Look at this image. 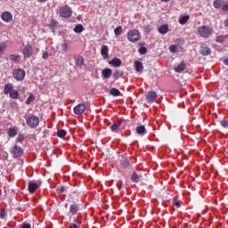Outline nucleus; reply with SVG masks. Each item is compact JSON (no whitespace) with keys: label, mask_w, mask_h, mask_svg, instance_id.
Wrapping results in <instances>:
<instances>
[{"label":"nucleus","mask_w":228,"mask_h":228,"mask_svg":"<svg viewBox=\"0 0 228 228\" xmlns=\"http://www.w3.org/2000/svg\"><path fill=\"white\" fill-rule=\"evenodd\" d=\"M169 51L170 53H177V45H173L169 47Z\"/></svg>","instance_id":"58836bf2"},{"label":"nucleus","mask_w":228,"mask_h":228,"mask_svg":"<svg viewBox=\"0 0 228 228\" xmlns=\"http://www.w3.org/2000/svg\"><path fill=\"white\" fill-rule=\"evenodd\" d=\"M175 206H176V208H181V203H179L178 201H176V202L175 203Z\"/></svg>","instance_id":"3c124183"},{"label":"nucleus","mask_w":228,"mask_h":228,"mask_svg":"<svg viewBox=\"0 0 228 228\" xmlns=\"http://www.w3.org/2000/svg\"><path fill=\"white\" fill-rule=\"evenodd\" d=\"M8 136H10V138H15V136H17V128H9Z\"/></svg>","instance_id":"393cba45"},{"label":"nucleus","mask_w":228,"mask_h":228,"mask_svg":"<svg viewBox=\"0 0 228 228\" xmlns=\"http://www.w3.org/2000/svg\"><path fill=\"white\" fill-rule=\"evenodd\" d=\"M77 211H79V205L73 203L69 206L70 215H77Z\"/></svg>","instance_id":"dca6fc26"},{"label":"nucleus","mask_w":228,"mask_h":228,"mask_svg":"<svg viewBox=\"0 0 228 228\" xmlns=\"http://www.w3.org/2000/svg\"><path fill=\"white\" fill-rule=\"evenodd\" d=\"M10 152L14 159L22 158V156H24V149L17 144L10 149Z\"/></svg>","instance_id":"7ed1b4c3"},{"label":"nucleus","mask_w":228,"mask_h":228,"mask_svg":"<svg viewBox=\"0 0 228 228\" xmlns=\"http://www.w3.org/2000/svg\"><path fill=\"white\" fill-rule=\"evenodd\" d=\"M59 13L61 17H63L64 19H69L72 17V8H70L69 5H64L60 8Z\"/></svg>","instance_id":"39448f33"},{"label":"nucleus","mask_w":228,"mask_h":228,"mask_svg":"<svg viewBox=\"0 0 228 228\" xmlns=\"http://www.w3.org/2000/svg\"><path fill=\"white\" fill-rule=\"evenodd\" d=\"M122 76H124V71H122V70H117V71L113 74L114 79H118L119 77H122Z\"/></svg>","instance_id":"2f4dec72"},{"label":"nucleus","mask_w":228,"mask_h":228,"mask_svg":"<svg viewBox=\"0 0 228 228\" xmlns=\"http://www.w3.org/2000/svg\"><path fill=\"white\" fill-rule=\"evenodd\" d=\"M118 190H122V184L118 185Z\"/></svg>","instance_id":"4d7b16f0"},{"label":"nucleus","mask_w":228,"mask_h":228,"mask_svg":"<svg viewBox=\"0 0 228 228\" xmlns=\"http://www.w3.org/2000/svg\"><path fill=\"white\" fill-rule=\"evenodd\" d=\"M75 60V65L77 67H83L85 65V58L81 55H77V57L74 58Z\"/></svg>","instance_id":"ddd939ff"},{"label":"nucleus","mask_w":228,"mask_h":228,"mask_svg":"<svg viewBox=\"0 0 228 228\" xmlns=\"http://www.w3.org/2000/svg\"><path fill=\"white\" fill-rule=\"evenodd\" d=\"M224 25L225 28H228V19L224 20Z\"/></svg>","instance_id":"8fccbe9b"},{"label":"nucleus","mask_w":228,"mask_h":228,"mask_svg":"<svg viewBox=\"0 0 228 228\" xmlns=\"http://www.w3.org/2000/svg\"><path fill=\"white\" fill-rule=\"evenodd\" d=\"M38 190V184L35 182L28 183V191L29 193H35Z\"/></svg>","instance_id":"2eb2a0df"},{"label":"nucleus","mask_w":228,"mask_h":228,"mask_svg":"<svg viewBox=\"0 0 228 228\" xmlns=\"http://www.w3.org/2000/svg\"><path fill=\"white\" fill-rule=\"evenodd\" d=\"M47 58H49V53L47 52H45L43 53V60H47Z\"/></svg>","instance_id":"de8ad7c7"},{"label":"nucleus","mask_w":228,"mask_h":228,"mask_svg":"<svg viewBox=\"0 0 228 228\" xmlns=\"http://www.w3.org/2000/svg\"><path fill=\"white\" fill-rule=\"evenodd\" d=\"M158 100V93L155 91H149L146 93V101L147 102L152 103L156 102Z\"/></svg>","instance_id":"6e6552de"},{"label":"nucleus","mask_w":228,"mask_h":228,"mask_svg":"<svg viewBox=\"0 0 228 228\" xmlns=\"http://www.w3.org/2000/svg\"><path fill=\"white\" fill-rule=\"evenodd\" d=\"M159 33H160L161 35H167V33H168V26L167 24L161 25L159 28H158Z\"/></svg>","instance_id":"6ab92c4d"},{"label":"nucleus","mask_w":228,"mask_h":228,"mask_svg":"<svg viewBox=\"0 0 228 228\" xmlns=\"http://www.w3.org/2000/svg\"><path fill=\"white\" fill-rule=\"evenodd\" d=\"M220 124H221L222 127H224V129H227V127H228V121L227 120L223 119V120L220 121Z\"/></svg>","instance_id":"a19ab883"},{"label":"nucleus","mask_w":228,"mask_h":228,"mask_svg":"<svg viewBox=\"0 0 228 228\" xmlns=\"http://www.w3.org/2000/svg\"><path fill=\"white\" fill-rule=\"evenodd\" d=\"M81 225V220L79 218H74V224L69 226V228H79Z\"/></svg>","instance_id":"a878e982"},{"label":"nucleus","mask_w":228,"mask_h":228,"mask_svg":"<svg viewBox=\"0 0 228 228\" xmlns=\"http://www.w3.org/2000/svg\"><path fill=\"white\" fill-rule=\"evenodd\" d=\"M135 70L136 72H142L143 70V63L140 62V61H135Z\"/></svg>","instance_id":"bb28decb"},{"label":"nucleus","mask_w":228,"mask_h":228,"mask_svg":"<svg viewBox=\"0 0 228 228\" xmlns=\"http://www.w3.org/2000/svg\"><path fill=\"white\" fill-rule=\"evenodd\" d=\"M50 26L52 28H56V26H58V21H56V20H53L51 22H50Z\"/></svg>","instance_id":"37998d69"},{"label":"nucleus","mask_w":228,"mask_h":228,"mask_svg":"<svg viewBox=\"0 0 228 228\" xmlns=\"http://www.w3.org/2000/svg\"><path fill=\"white\" fill-rule=\"evenodd\" d=\"M47 0H37L38 3H45Z\"/></svg>","instance_id":"5fc2aeb1"},{"label":"nucleus","mask_w":228,"mask_h":228,"mask_svg":"<svg viewBox=\"0 0 228 228\" xmlns=\"http://www.w3.org/2000/svg\"><path fill=\"white\" fill-rule=\"evenodd\" d=\"M12 77H14L16 81H24V77H26V71L23 69H16L12 72Z\"/></svg>","instance_id":"423d86ee"},{"label":"nucleus","mask_w":228,"mask_h":228,"mask_svg":"<svg viewBox=\"0 0 228 228\" xmlns=\"http://www.w3.org/2000/svg\"><path fill=\"white\" fill-rule=\"evenodd\" d=\"M85 28H83V25L78 24L74 28L75 33H83Z\"/></svg>","instance_id":"c756f323"},{"label":"nucleus","mask_w":228,"mask_h":228,"mask_svg":"<svg viewBox=\"0 0 228 228\" xmlns=\"http://www.w3.org/2000/svg\"><path fill=\"white\" fill-rule=\"evenodd\" d=\"M27 126L35 129V127H38V124H40V119L37 116H31L26 119Z\"/></svg>","instance_id":"0eeeda50"},{"label":"nucleus","mask_w":228,"mask_h":228,"mask_svg":"<svg viewBox=\"0 0 228 228\" xmlns=\"http://www.w3.org/2000/svg\"><path fill=\"white\" fill-rule=\"evenodd\" d=\"M136 133H137V134L143 136V134H145V133H147V130L145 129V126L143 125H141L136 127Z\"/></svg>","instance_id":"412c9836"},{"label":"nucleus","mask_w":228,"mask_h":228,"mask_svg":"<svg viewBox=\"0 0 228 228\" xmlns=\"http://www.w3.org/2000/svg\"><path fill=\"white\" fill-rule=\"evenodd\" d=\"M120 126H122V120L115 121V122L110 126V129H111V131H117V129H118V128L120 127Z\"/></svg>","instance_id":"b1692460"},{"label":"nucleus","mask_w":228,"mask_h":228,"mask_svg":"<svg viewBox=\"0 0 228 228\" xmlns=\"http://www.w3.org/2000/svg\"><path fill=\"white\" fill-rule=\"evenodd\" d=\"M139 54H147V48L145 46L139 48Z\"/></svg>","instance_id":"79ce46f5"},{"label":"nucleus","mask_w":228,"mask_h":228,"mask_svg":"<svg viewBox=\"0 0 228 228\" xmlns=\"http://www.w3.org/2000/svg\"><path fill=\"white\" fill-rule=\"evenodd\" d=\"M222 10L223 12H228V3L225 4H223Z\"/></svg>","instance_id":"49530a36"},{"label":"nucleus","mask_w":228,"mask_h":228,"mask_svg":"<svg viewBox=\"0 0 228 228\" xmlns=\"http://www.w3.org/2000/svg\"><path fill=\"white\" fill-rule=\"evenodd\" d=\"M122 26H118L115 29H114V35H116V37H120V35H122Z\"/></svg>","instance_id":"c85d7f7f"},{"label":"nucleus","mask_w":228,"mask_h":228,"mask_svg":"<svg viewBox=\"0 0 228 228\" xmlns=\"http://www.w3.org/2000/svg\"><path fill=\"white\" fill-rule=\"evenodd\" d=\"M224 65H228V58L224 61Z\"/></svg>","instance_id":"864d4df0"},{"label":"nucleus","mask_w":228,"mask_h":228,"mask_svg":"<svg viewBox=\"0 0 228 228\" xmlns=\"http://www.w3.org/2000/svg\"><path fill=\"white\" fill-rule=\"evenodd\" d=\"M110 65H113V67H120L122 65V61L118 58L112 59L110 62Z\"/></svg>","instance_id":"5701e85b"},{"label":"nucleus","mask_w":228,"mask_h":228,"mask_svg":"<svg viewBox=\"0 0 228 228\" xmlns=\"http://www.w3.org/2000/svg\"><path fill=\"white\" fill-rule=\"evenodd\" d=\"M20 56L17 55V54H12L9 57V60H11V61H13L14 63H17V61H19Z\"/></svg>","instance_id":"7c9ffc66"},{"label":"nucleus","mask_w":228,"mask_h":228,"mask_svg":"<svg viewBox=\"0 0 228 228\" xmlns=\"http://www.w3.org/2000/svg\"><path fill=\"white\" fill-rule=\"evenodd\" d=\"M200 53L202 54V56H209V54H211V48L206 45H203L200 48Z\"/></svg>","instance_id":"f8f14e48"},{"label":"nucleus","mask_w":228,"mask_h":228,"mask_svg":"<svg viewBox=\"0 0 228 228\" xmlns=\"http://www.w3.org/2000/svg\"><path fill=\"white\" fill-rule=\"evenodd\" d=\"M1 19L4 22H6L7 24L12 22V20H13V14H12V12L5 11L4 12H2L1 14Z\"/></svg>","instance_id":"1a4fd4ad"},{"label":"nucleus","mask_w":228,"mask_h":228,"mask_svg":"<svg viewBox=\"0 0 228 228\" xmlns=\"http://www.w3.org/2000/svg\"><path fill=\"white\" fill-rule=\"evenodd\" d=\"M57 136H59V138H63L65 136H67V131L61 129V130H59L57 132Z\"/></svg>","instance_id":"f704fd0d"},{"label":"nucleus","mask_w":228,"mask_h":228,"mask_svg":"<svg viewBox=\"0 0 228 228\" xmlns=\"http://www.w3.org/2000/svg\"><path fill=\"white\" fill-rule=\"evenodd\" d=\"M109 48L108 45H102L101 48V54L103 58H108L110 56V53H108Z\"/></svg>","instance_id":"aec40b11"},{"label":"nucleus","mask_w":228,"mask_h":228,"mask_svg":"<svg viewBox=\"0 0 228 228\" xmlns=\"http://www.w3.org/2000/svg\"><path fill=\"white\" fill-rule=\"evenodd\" d=\"M224 0H215L213 2V6L214 8H216V10H220V8H222L224 4Z\"/></svg>","instance_id":"a211bd4d"},{"label":"nucleus","mask_w":228,"mask_h":228,"mask_svg":"<svg viewBox=\"0 0 228 228\" xmlns=\"http://www.w3.org/2000/svg\"><path fill=\"white\" fill-rule=\"evenodd\" d=\"M225 38H227V36H217L216 38V42H217L218 44H222V42H224L225 40Z\"/></svg>","instance_id":"72a5a7b5"},{"label":"nucleus","mask_w":228,"mask_h":228,"mask_svg":"<svg viewBox=\"0 0 228 228\" xmlns=\"http://www.w3.org/2000/svg\"><path fill=\"white\" fill-rule=\"evenodd\" d=\"M198 34L202 38H209L213 35V28L207 25L200 26L198 28Z\"/></svg>","instance_id":"f03ea898"},{"label":"nucleus","mask_w":228,"mask_h":228,"mask_svg":"<svg viewBox=\"0 0 228 228\" xmlns=\"http://www.w3.org/2000/svg\"><path fill=\"white\" fill-rule=\"evenodd\" d=\"M102 74L104 79H108L109 77H111V74H113V71L111 70V69L108 68L104 69Z\"/></svg>","instance_id":"f3484780"},{"label":"nucleus","mask_w":228,"mask_h":228,"mask_svg":"<svg viewBox=\"0 0 228 228\" xmlns=\"http://www.w3.org/2000/svg\"><path fill=\"white\" fill-rule=\"evenodd\" d=\"M185 69L186 63L184 61H182L178 66L175 68V72H178V74H181V72H184Z\"/></svg>","instance_id":"4468645a"},{"label":"nucleus","mask_w":228,"mask_h":228,"mask_svg":"<svg viewBox=\"0 0 228 228\" xmlns=\"http://www.w3.org/2000/svg\"><path fill=\"white\" fill-rule=\"evenodd\" d=\"M110 95H113L114 97H118L120 95V91L115 87L111 88L110 91Z\"/></svg>","instance_id":"cd10ccee"},{"label":"nucleus","mask_w":228,"mask_h":228,"mask_svg":"<svg viewBox=\"0 0 228 228\" xmlns=\"http://www.w3.org/2000/svg\"><path fill=\"white\" fill-rule=\"evenodd\" d=\"M21 228H31V224L25 222L21 224Z\"/></svg>","instance_id":"c03bdc74"},{"label":"nucleus","mask_w":228,"mask_h":228,"mask_svg":"<svg viewBox=\"0 0 228 228\" xmlns=\"http://www.w3.org/2000/svg\"><path fill=\"white\" fill-rule=\"evenodd\" d=\"M61 50L64 52V53H67V51L69 50V44L68 43H63L61 45Z\"/></svg>","instance_id":"ea45409f"},{"label":"nucleus","mask_w":228,"mask_h":228,"mask_svg":"<svg viewBox=\"0 0 228 228\" xmlns=\"http://www.w3.org/2000/svg\"><path fill=\"white\" fill-rule=\"evenodd\" d=\"M24 141V134H19L17 138V142H23Z\"/></svg>","instance_id":"a18cd8bd"},{"label":"nucleus","mask_w":228,"mask_h":228,"mask_svg":"<svg viewBox=\"0 0 228 228\" xmlns=\"http://www.w3.org/2000/svg\"><path fill=\"white\" fill-rule=\"evenodd\" d=\"M63 191H65V188H63V187L57 189V193H63Z\"/></svg>","instance_id":"09e8293b"},{"label":"nucleus","mask_w":228,"mask_h":228,"mask_svg":"<svg viewBox=\"0 0 228 228\" xmlns=\"http://www.w3.org/2000/svg\"><path fill=\"white\" fill-rule=\"evenodd\" d=\"M131 165V163L129 162L128 159H125L121 162V166L123 167V168H127L129 167Z\"/></svg>","instance_id":"e433bc0d"},{"label":"nucleus","mask_w":228,"mask_h":228,"mask_svg":"<svg viewBox=\"0 0 228 228\" xmlns=\"http://www.w3.org/2000/svg\"><path fill=\"white\" fill-rule=\"evenodd\" d=\"M6 49V43H0V54H4V50Z\"/></svg>","instance_id":"4c0bfd02"},{"label":"nucleus","mask_w":228,"mask_h":228,"mask_svg":"<svg viewBox=\"0 0 228 228\" xmlns=\"http://www.w3.org/2000/svg\"><path fill=\"white\" fill-rule=\"evenodd\" d=\"M73 111L75 115H82V113L86 111V105H85V103H79L74 107Z\"/></svg>","instance_id":"9d476101"},{"label":"nucleus","mask_w":228,"mask_h":228,"mask_svg":"<svg viewBox=\"0 0 228 228\" xmlns=\"http://www.w3.org/2000/svg\"><path fill=\"white\" fill-rule=\"evenodd\" d=\"M161 1V3H168V1H170V0H160Z\"/></svg>","instance_id":"6e6d98bb"},{"label":"nucleus","mask_w":228,"mask_h":228,"mask_svg":"<svg viewBox=\"0 0 228 228\" xmlns=\"http://www.w3.org/2000/svg\"><path fill=\"white\" fill-rule=\"evenodd\" d=\"M22 54L24 58H31V54H33V46L27 45L22 51Z\"/></svg>","instance_id":"9b49d317"},{"label":"nucleus","mask_w":228,"mask_h":228,"mask_svg":"<svg viewBox=\"0 0 228 228\" xmlns=\"http://www.w3.org/2000/svg\"><path fill=\"white\" fill-rule=\"evenodd\" d=\"M0 218H4V212L3 211L0 212Z\"/></svg>","instance_id":"603ef678"},{"label":"nucleus","mask_w":228,"mask_h":228,"mask_svg":"<svg viewBox=\"0 0 228 228\" xmlns=\"http://www.w3.org/2000/svg\"><path fill=\"white\" fill-rule=\"evenodd\" d=\"M142 178V175H137L136 172H134L130 177L132 183H140V179Z\"/></svg>","instance_id":"4be33fe9"},{"label":"nucleus","mask_w":228,"mask_h":228,"mask_svg":"<svg viewBox=\"0 0 228 228\" xmlns=\"http://www.w3.org/2000/svg\"><path fill=\"white\" fill-rule=\"evenodd\" d=\"M4 94L9 95V97L14 101L19 99V91L13 89V84H6L4 86Z\"/></svg>","instance_id":"f257e3e1"},{"label":"nucleus","mask_w":228,"mask_h":228,"mask_svg":"<svg viewBox=\"0 0 228 228\" xmlns=\"http://www.w3.org/2000/svg\"><path fill=\"white\" fill-rule=\"evenodd\" d=\"M189 20H190V16L185 15V16L180 18L179 23H180V24H186Z\"/></svg>","instance_id":"473e14b6"},{"label":"nucleus","mask_w":228,"mask_h":228,"mask_svg":"<svg viewBox=\"0 0 228 228\" xmlns=\"http://www.w3.org/2000/svg\"><path fill=\"white\" fill-rule=\"evenodd\" d=\"M126 37L129 42H132V43L138 42V40H140V30L138 29L129 30L126 34Z\"/></svg>","instance_id":"20e7f679"},{"label":"nucleus","mask_w":228,"mask_h":228,"mask_svg":"<svg viewBox=\"0 0 228 228\" xmlns=\"http://www.w3.org/2000/svg\"><path fill=\"white\" fill-rule=\"evenodd\" d=\"M35 101V95H33V94H30L28 98L26 101V104L29 105L31 104V102H33Z\"/></svg>","instance_id":"c9c22d12"}]
</instances>
